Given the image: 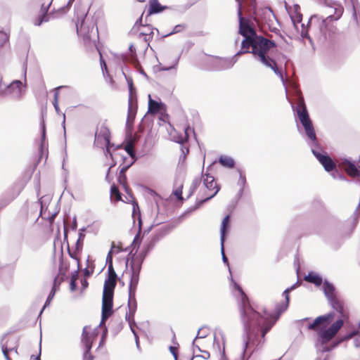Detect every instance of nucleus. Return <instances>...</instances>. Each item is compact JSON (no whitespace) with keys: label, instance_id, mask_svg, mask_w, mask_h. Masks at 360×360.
<instances>
[{"label":"nucleus","instance_id":"obj_1","mask_svg":"<svg viewBox=\"0 0 360 360\" xmlns=\"http://www.w3.org/2000/svg\"><path fill=\"white\" fill-rule=\"evenodd\" d=\"M236 1L238 3L239 33L245 37L241 42V49L236 55L251 53L276 75H281L276 60L267 55L269 51L276 46L275 42L257 34L250 20L242 16L241 7L244 0Z\"/></svg>","mask_w":360,"mask_h":360},{"label":"nucleus","instance_id":"obj_2","mask_svg":"<svg viewBox=\"0 0 360 360\" xmlns=\"http://www.w3.org/2000/svg\"><path fill=\"white\" fill-rule=\"evenodd\" d=\"M343 13L344 7L341 4H323L321 8L320 15L316 14L310 18L307 30L302 32V36L309 39L310 41L333 40L338 34V29L333 25V22L338 20Z\"/></svg>","mask_w":360,"mask_h":360},{"label":"nucleus","instance_id":"obj_3","mask_svg":"<svg viewBox=\"0 0 360 360\" xmlns=\"http://www.w3.org/2000/svg\"><path fill=\"white\" fill-rule=\"evenodd\" d=\"M290 290V289L288 288L284 291L283 294L285 297V302L276 304L274 313H269L266 309H264V316H261L259 313L252 307L247 295L240 289L241 293L240 312L248 330L252 332L255 329L260 330L262 337L264 338L266 334L278 320L281 315L288 307Z\"/></svg>","mask_w":360,"mask_h":360},{"label":"nucleus","instance_id":"obj_4","mask_svg":"<svg viewBox=\"0 0 360 360\" xmlns=\"http://www.w3.org/2000/svg\"><path fill=\"white\" fill-rule=\"evenodd\" d=\"M332 308L338 314V319L333 322L334 312H330L316 317L313 323L308 326V329L317 332L318 341L321 345L329 342L338 333L345 322L349 319V312L344 302L340 298H333L329 302Z\"/></svg>","mask_w":360,"mask_h":360},{"label":"nucleus","instance_id":"obj_5","mask_svg":"<svg viewBox=\"0 0 360 360\" xmlns=\"http://www.w3.org/2000/svg\"><path fill=\"white\" fill-rule=\"evenodd\" d=\"M106 261L108 264V276L104 282L101 325L104 324L106 320L112 314L114 290L116 287L117 279V276L112 264V250L108 253Z\"/></svg>","mask_w":360,"mask_h":360},{"label":"nucleus","instance_id":"obj_6","mask_svg":"<svg viewBox=\"0 0 360 360\" xmlns=\"http://www.w3.org/2000/svg\"><path fill=\"white\" fill-rule=\"evenodd\" d=\"M155 240L150 241L148 244L144 245L139 251L136 250L131 257L130 262L131 274L129 287V293L131 295L132 297L136 294L142 263L145 259L148 252L153 246Z\"/></svg>","mask_w":360,"mask_h":360},{"label":"nucleus","instance_id":"obj_7","mask_svg":"<svg viewBox=\"0 0 360 360\" xmlns=\"http://www.w3.org/2000/svg\"><path fill=\"white\" fill-rule=\"evenodd\" d=\"M202 179L203 181V186L198 194L201 199L197 202V207H199L204 202L215 196L220 190V186L215 181L214 176L210 174H203Z\"/></svg>","mask_w":360,"mask_h":360},{"label":"nucleus","instance_id":"obj_8","mask_svg":"<svg viewBox=\"0 0 360 360\" xmlns=\"http://www.w3.org/2000/svg\"><path fill=\"white\" fill-rule=\"evenodd\" d=\"M77 32L82 39L85 46L89 47L96 46L98 32L97 27L95 28L92 23L83 20L79 26L77 25Z\"/></svg>","mask_w":360,"mask_h":360},{"label":"nucleus","instance_id":"obj_9","mask_svg":"<svg viewBox=\"0 0 360 360\" xmlns=\"http://www.w3.org/2000/svg\"><path fill=\"white\" fill-rule=\"evenodd\" d=\"M296 112L297 117L305 130L307 136L310 140L315 142L316 141L315 130L312 122L309 118L306 105L302 98L299 101L297 105Z\"/></svg>","mask_w":360,"mask_h":360},{"label":"nucleus","instance_id":"obj_10","mask_svg":"<svg viewBox=\"0 0 360 360\" xmlns=\"http://www.w3.org/2000/svg\"><path fill=\"white\" fill-rule=\"evenodd\" d=\"M37 210L38 205L36 203L23 207L17 217L18 224L25 226L29 222L35 223L39 218Z\"/></svg>","mask_w":360,"mask_h":360},{"label":"nucleus","instance_id":"obj_11","mask_svg":"<svg viewBox=\"0 0 360 360\" xmlns=\"http://www.w3.org/2000/svg\"><path fill=\"white\" fill-rule=\"evenodd\" d=\"M250 6L252 9L254 20L259 27L267 22V20L271 21V18H275V15L270 8H257L255 0H251Z\"/></svg>","mask_w":360,"mask_h":360},{"label":"nucleus","instance_id":"obj_12","mask_svg":"<svg viewBox=\"0 0 360 360\" xmlns=\"http://www.w3.org/2000/svg\"><path fill=\"white\" fill-rule=\"evenodd\" d=\"M142 15L136 20L132 27L134 32H137L141 37H143L145 42H149L152 40L154 34V28L150 25L142 24Z\"/></svg>","mask_w":360,"mask_h":360},{"label":"nucleus","instance_id":"obj_13","mask_svg":"<svg viewBox=\"0 0 360 360\" xmlns=\"http://www.w3.org/2000/svg\"><path fill=\"white\" fill-rule=\"evenodd\" d=\"M98 332L97 329L94 330H91L90 326H84L83 328L82 334V342L85 346L87 350H91L92 345L96 337L98 336Z\"/></svg>","mask_w":360,"mask_h":360},{"label":"nucleus","instance_id":"obj_14","mask_svg":"<svg viewBox=\"0 0 360 360\" xmlns=\"http://www.w3.org/2000/svg\"><path fill=\"white\" fill-rule=\"evenodd\" d=\"M19 346L18 338L14 336H9L6 339L5 343L2 347V351L6 360H12L9 356V352L14 351L18 354V347Z\"/></svg>","mask_w":360,"mask_h":360},{"label":"nucleus","instance_id":"obj_15","mask_svg":"<svg viewBox=\"0 0 360 360\" xmlns=\"http://www.w3.org/2000/svg\"><path fill=\"white\" fill-rule=\"evenodd\" d=\"M340 166L349 176L356 177L360 176V166L357 167L347 160L342 161Z\"/></svg>","mask_w":360,"mask_h":360},{"label":"nucleus","instance_id":"obj_16","mask_svg":"<svg viewBox=\"0 0 360 360\" xmlns=\"http://www.w3.org/2000/svg\"><path fill=\"white\" fill-rule=\"evenodd\" d=\"M314 154L315 155L318 160L320 162V163L323 165L326 171L331 172L335 168V163L328 155H324L319 153L315 152H314Z\"/></svg>","mask_w":360,"mask_h":360},{"label":"nucleus","instance_id":"obj_17","mask_svg":"<svg viewBox=\"0 0 360 360\" xmlns=\"http://www.w3.org/2000/svg\"><path fill=\"white\" fill-rule=\"evenodd\" d=\"M96 139L99 141L100 139H103L104 141V144L106 146L105 153L109 154L110 157H112V153L109 149L110 146V131L106 127H103L101 129L99 133L96 134Z\"/></svg>","mask_w":360,"mask_h":360},{"label":"nucleus","instance_id":"obj_18","mask_svg":"<svg viewBox=\"0 0 360 360\" xmlns=\"http://www.w3.org/2000/svg\"><path fill=\"white\" fill-rule=\"evenodd\" d=\"M166 110V105L162 103H159L151 98L149 95V101H148V113L150 114H157L160 111H165Z\"/></svg>","mask_w":360,"mask_h":360},{"label":"nucleus","instance_id":"obj_19","mask_svg":"<svg viewBox=\"0 0 360 360\" xmlns=\"http://www.w3.org/2000/svg\"><path fill=\"white\" fill-rule=\"evenodd\" d=\"M8 94L15 95L18 98H20L22 95V83L20 80L13 82L6 89Z\"/></svg>","mask_w":360,"mask_h":360},{"label":"nucleus","instance_id":"obj_20","mask_svg":"<svg viewBox=\"0 0 360 360\" xmlns=\"http://www.w3.org/2000/svg\"><path fill=\"white\" fill-rule=\"evenodd\" d=\"M136 294L134 297H131V295L129 293V301H128V307H129V314L127 313L126 318L128 319L129 323H131V320L134 318V314L136 309Z\"/></svg>","mask_w":360,"mask_h":360},{"label":"nucleus","instance_id":"obj_21","mask_svg":"<svg viewBox=\"0 0 360 360\" xmlns=\"http://www.w3.org/2000/svg\"><path fill=\"white\" fill-rule=\"evenodd\" d=\"M358 223V217L354 215L349 218L343 225L344 232L347 234H350L355 229Z\"/></svg>","mask_w":360,"mask_h":360},{"label":"nucleus","instance_id":"obj_22","mask_svg":"<svg viewBox=\"0 0 360 360\" xmlns=\"http://www.w3.org/2000/svg\"><path fill=\"white\" fill-rule=\"evenodd\" d=\"M323 288L324 293L328 299L329 302L332 301L333 298L338 297L335 294V288L331 283H328V281H325L323 283Z\"/></svg>","mask_w":360,"mask_h":360},{"label":"nucleus","instance_id":"obj_23","mask_svg":"<svg viewBox=\"0 0 360 360\" xmlns=\"http://www.w3.org/2000/svg\"><path fill=\"white\" fill-rule=\"evenodd\" d=\"M165 8V6H161L158 0H150L148 3V13H157L162 11Z\"/></svg>","mask_w":360,"mask_h":360},{"label":"nucleus","instance_id":"obj_24","mask_svg":"<svg viewBox=\"0 0 360 360\" xmlns=\"http://www.w3.org/2000/svg\"><path fill=\"white\" fill-rule=\"evenodd\" d=\"M51 4V1L46 6L45 4H42L41 5V15L35 20L34 25L39 26L44 21H47L46 13L49 11V6Z\"/></svg>","mask_w":360,"mask_h":360},{"label":"nucleus","instance_id":"obj_25","mask_svg":"<svg viewBox=\"0 0 360 360\" xmlns=\"http://www.w3.org/2000/svg\"><path fill=\"white\" fill-rule=\"evenodd\" d=\"M304 281L313 283L316 286H319L322 283V278L313 272H309L304 276Z\"/></svg>","mask_w":360,"mask_h":360},{"label":"nucleus","instance_id":"obj_26","mask_svg":"<svg viewBox=\"0 0 360 360\" xmlns=\"http://www.w3.org/2000/svg\"><path fill=\"white\" fill-rule=\"evenodd\" d=\"M229 222H230V216L226 215L221 222V243L223 245V243H224L225 239V235L226 232L228 231V229L229 226Z\"/></svg>","mask_w":360,"mask_h":360},{"label":"nucleus","instance_id":"obj_27","mask_svg":"<svg viewBox=\"0 0 360 360\" xmlns=\"http://www.w3.org/2000/svg\"><path fill=\"white\" fill-rule=\"evenodd\" d=\"M360 322L358 324V328L357 329H353L352 331L349 332V333H347L345 335H341L339 338V341L338 342H344V341H347L352 338H353L354 337L356 336V335H359L360 334Z\"/></svg>","mask_w":360,"mask_h":360},{"label":"nucleus","instance_id":"obj_28","mask_svg":"<svg viewBox=\"0 0 360 360\" xmlns=\"http://www.w3.org/2000/svg\"><path fill=\"white\" fill-rule=\"evenodd\" d=\"M219 162L228 168H233L235 165L233 159L226 155H221L219 159Z\"/></svg>","mask_w":360,"mask_h":360},{"label":"nucleus","instance_id":"obj_29","mask_svg":"<svg viewBox=\"0 0 360 360\" xmlns=\"http://www.w3.org/2000/svg\"><path fill=\"white\" fill-rule=\"evenodd\" d=\"M87 265L84 269V275L85 277H89L94 274L95 265L94 264L93 260L90 259L89 256L86 259Z\"/></svg>","mask_w":360,"mask_h":360},{"label":"nucleus","instance_id":"obj_30","mask_svg":"<svg viewBox=\"0 0 360 360\" xmlns=\"http://www.w3.org/2000/svg\"><path fill=\"white\" fill-rule=\"evenodd\" d=\"M274 19L271 18V21L267 20V22H264L262 26L259 27L260 30L263 32H266V29H268L271 32H276L278 31V29L274 25Z\"/></svg>","mask_w":360,"mask_h":360},{"label":"nucleus","instance_id":"obj_31","mask_svg":"<svg viewBox=\"0 0 360 360\" xmlns=\"http://www.w3.org/2000/svg\"><path fill=\"white\" fill-rule=\"evenodd\" d=\"M136 116V110L132 107V101L131 96H130L129 100V108H128V115H127V124H132L135 119Z\"/></svg>","mask_w":360,"mask_h":360},{"label":"nucleus","instance_id":"obj_32","mask_svg":"<svg viewBox=\"0 0 360 360\" xmlns=\"http://www.w3.org/2000/svg\"><path fill=\"white\" fill-rule=\"evenodd\" d=\"M110 196L115 201L117 202L122 200L121 193L117 186L113 184L110 188Z\"/></svg>","mask_w":360,"mask_h":360},{"label":"nucleus","instance_id":"obj_33","mask_svg":"<svg viewBox=\"0 0 360 360\" xmlns=\"http://www.w3.org/2000/svg\"><path fill=\"white\" fill-rule=\"evenodd\" d=\"M124 150L127 151V153L132 158H134L135 157V150H134V140L131 139L129 140L126 146H124Z\"/></svg>","mask_w":360,"mask_h":360},{"label":"nucleus","instance_id":"obj_34","mask_svg":"<svg viewBox=\"0 0 360 360\" xmlns=\"http://www.w3.org/2000/svg\"><path fill=\"white\" fill-rule=\"evenodd\" d=\"M129 167H124L121 169L118 177V181L119 183L122 185L124 187L127 186V176H126V172L128 169Z\"/></svg>","mask_w":360,"mask_h":360},{"label":"nucleus","instance_id":"obj_35","mask_svg":"<svg viewBox=\"0 0 360 360\" xmlns=\"http://www.w3.org/2000/svg\"><path fill=\"white\" fill-rule=\"evenodd\" d=\"M62 281L63 277H60L59 275L56 276L53 281L52 289H55L56 290H57L59 288V286Z\"/></svg>","mask_w":360,"mask_h":360},{"label":"nucleus","instance_id":"obj_36","mask_svg":"<svg viewBox=\"0 0 360 360\" xmlns=\"http://www.w3.org/2000/svg\"><path fill=\"white\" fill-rule=\"evenodd\" d=\"M186 28V25L185 24H179V25H176L174 29H173V31H172V34H176V33H179V32H182L183 30H184Z\"/></svg>","mask_w":360,"mask_h":360},{"label":"nucleus","instance_id":"obj_37","mask_svg":"<svg viewBox=\"0 0 360 360\" xmlns=\"http://www.w3.org/2000/svg\"><path fill=\"white\" fill-rule=\"evenodd\" d=\"M182 189L183 186H181L180 187L177 188L174 192L173 194L177 198L178 200H182Z\"/></svg>","mask_w":360,"mask_h":360},{"label":"nucleus","instance_id":"obj_38","mask_svg":"<svg viewBox=\"0 0 360 360\" xmlns=\"http://www.w3.org/2000/svg\"><path fill=\"white\" fill-rule=\"evenodd\" d=\"M58 97H59V93L58 92H55V94H54V99H53V105L55 109L56 110V111H58V110H59Z\"/></svg>","mask_w":360,"mask_h":360},{"label":"nucleus","instance_id":"obj_39","mask_svg":"<svg viewBox=\"0 0 360 360\" xmlns=\"http://www.w3.org/2000/svg\"><path fill=\"white\" fill-rule=\"evenodd\" d=\"M56 292V290L55 289H51V292H50L49 295L48 296L47 300L46 301L44 307H46L47 305H49L50 304V302H51L52 299L55 296Z\"/></svg>","mask_w":360,"mask_h":360},{"label":"nucleus","instance_id":"obj_40","mask_svg":"<svg viewBox=\"0 0 360 360\" xmlns=\"http://www.w3.org/2000/svg\"><path fill=\"white\" fill-rule=\"evenodd\" d=\"M169 349L170 352L172 354V355L174 356L175 360H177V359H178V348L174 346H170Z\"/></svg>","mask_w":360,"mask_h":360},{"label":"nucleus","instance_id":"obj_41","mask_svg":"<svg viewBox=\"0 0 360 360\" xmlns=\"http://www.w3.org/2000/svg\"><path fill=\"white\" fill-rule=\"evenodd\" d=\"M129 49L131 53V58L134 60L136 58V49L133 44H131L129 47Z\"/></svg>","mask_w":360,"mask_h":360},{"label":"nucleus","instance_id":"obj_42","mask_svg":"<svg viewBox=\"0 0 360 360\" xmlns=\"http://www.w3.org/2000/svg\"><path fill=\"white\" fill-rule=\"evenodd\" d=\"M76 280H77V278L75 276H73L72 277L71 281H70V289H71V290H75L76 289V287H77Z\"/></svg>","mask_w":360,"mask_h":360},{"label":"nucleus","instance_id":"obj_43","mask_svg":"<svg viewBox=\"0 0 360 360\" xmlns=\"http://www.w3.org/2000/svg\"><path fill=\"white\" fill-rule=\"evenodd\" d=\"M84 358L85 360H93L94 356L91 354L90 350H87V349H86V352L84 353Z\"/></svg>","mask_w":360,"mask_h":360},{"label":"nucleus","instance_id":"obj_44","mask_svg":"<svg viewBox=\"0 0 360 360\" xmlns=\"http://www.w3.org/2000/svg\"><path fill=\"white\" fill-rule=\"evenodd\" d=\"M181 153L184 156V158L186 157V155L188 153L189 149L186 146H181Z\"/></svg>","mask_w":360,"mask_h":360},{"label":"nucleus","instance_id":"obj_45","mask_svg":"<svg viewBox=\"0 0 360 360\" xmlns=\"http://www.w3.org/2000/svg\"><path fill=\"white\" fill-rule=\"evenodd\" d=\"M200 184V181L198 180V179H195L193 182V184H192V191L191 193L188 195V197L191 196V194L193 193L194 190L197 188V186H198V184Z\"/></svg>","mask_w":360,"mask_h":360},{"label":"nucleus","instance_id":"obj_46","mask_svg":"<svg viewBox=\"0 0 360 360\" xmlns=\"http://www.w3.org/2000/svg\"><path fill=\"white\" fill-rule=\"evenodd\" d=\"M201 357L205 358L206 360H209L210 359V353L208 352L204 351L202 352V354L199 355Z\"/></svg>","mask_w":360,"mask_h":360},{"label":"nucleus","instance_id":"obj_47","mask_svg":"<svg viewBox=\"0 0 360 360\" xmlns=\"http://www.w3.org/2000/svg\"><path fill=\"white\" fill-rule=\"evenodd\" d=\"M100 56H101V67H102V68H104L106 70L107 69L106 63H105V60L103 59L101 53H100Z\"/></svg>","mask_w":360,"mask_h":360},{"label":"nucleus","instance_id":"obj_48","mask_svg":"<svg viewBox=\"0 0 360 360\" xmlns=\"http://www.w3.org/2000/svg\"><path fill=\"white\" fill-rule=\"evenodd\" d=\"M191 360H206L205 358L201 357L198 355L193 356Z\"/></svg>","mask_w":360,"mask_h":360},{"label":"nucleus","instance_id":"obj_49","mask_svg":"<svg viewBox=\"0 0 360 360\" xmlns=\"http://www.w3.org/2000/svg\"><path fill=\"white\" fill-rule=\"evenodd\" d=\"M30 360H40V357H39V356H35L34 355H32L30 356Z\"/></svg>","mask_w":360,"mask_h":360},{"label":"nucleus","instance_id":"obj_50","mask_svg":"<svg viewBox=\"0 0 360 360\" xmlns=\"http://www.w3.org/2000/svg\"><path fill=\"white\" fill-rule=\"evenodd\" d=\"M240 179L242 184H244L245 183V181H246L245 177L243 176L242 174H240Z\"/></svg>","mask_w":360,"mask_h":360},{"label":"nucleus","instance_id":"obj_51","mask_svg":"<svg viewBox=\"0 0 360 360\" xmlns=\"http://www.w3.org/2000/svg\"><path fill=\"white\" fill-rule=\"evenodd\" d=\"M354 345L356 347H360V341L358 339L355 340Z\"/></svg>","mask_w":360,"mask_h":360},{"label":"nucleus","instance_id":"obj_52","mask_svg":"<svg viewBox=\"0 0 360 360\" xmlns=\"http://www.w3.org/2000/svg\"><path fill=\"white\" fill-rule=\"evenodd\" d=\"M221 252H222V255H223V259H224V261L226 262L227 261V258L226 257V256L224 255V249L223 250L221 249Z\"/></svg>","mask_w":360,"mask_h":360},{"label":"nucleus","instance_id":"obj_53","mask_svg":"<svg viewBox=\"0 0 360 360\" xmlns=\"http://www.w3.org/2000/svg\"><path fill=\"white\" fill-rule=\"evenodd\" d=\"M112 167H110L108 169V172H107V174H106V179H108V176H109V173H110V169H111Z\"/></svg>","mask_w":360,"mask_h":360},{"label":"nucleus","instance_id":"obj_54","mask_svg":"<svg viewBox=\"0 0 360 360\" xmlns=\"http://www.w3.org/2000/svg\"><path fill=\"white\" fill-rule=\"evenodd\" d=\"M82 285H83L84 287H86V286H87V285H88L87 281H86V280H84V281H83V283H82Z\"/></svg>","mask_w":360,"mask_h":360},{"label":"nucleus","instance_id":"obj_55","mask_svg":"<svg viewBox=\"0 0 360 360\" xmlns=\"http://www.w3.org/2000/svg\"><path fill=\"white\" fill-rule=\"evenodd\" d=\"M106 332H107V329L105 328V331H104V333H103V336H102V340H103V339H104V338H105V335Z\"/></svg>","mask_w":360,"mask_h":360}]
</instances>
